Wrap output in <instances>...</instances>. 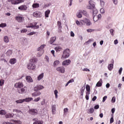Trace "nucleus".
I'll return each instance as SVG.
<instances>
[{
	"mask_svg": "<svg viewBox=\"0 0 124 124\" xmlns=\"http://www.w3.org/2000/svg\"><path fill=\"white\" fill-rule=\"evenodd\" d=\"M37 58L33 57L30 60V62L27 64V68L29 70H35L36 68L35 63L37 62Z\"/></svg>",
	"mask_w": 124,
	"mask_h": 124,
	"instance_id": "nucleus-1",
	"label": "nucleus"
},
{
	"mask_svg": "<svg viewBox=\"0 0 124 124\" xmlns=\"http://www.w3.org/2000/svg\"><path fill=\"white\" fill-rule=\"evenodd\" d=\"M70 53V50L68 48L66 49L63 51V55L62 56V59H67L69 58Z\"/></svg>",
	"mask_w": 124,
	"mask_h": 124,
	"instance_id": "nucleus-2",
	"label": "nucleus"
},
{
	"mask_svg": "<svg viewBox=\"0 0 124 124\" xmlns=\"http://www.w3.org/2000/svg\"><path fill=\"white\" fill-rule=\"evenodd\" d=\"M46 46V45L44 44L40 46V47H38L37 48V51H39V52H38L37 56L38 57H41L42 55H43V53H44V50L43 49L44 48V47Z\"/></svg>",
	"mask_w": 124,
	"mask_h": 124,
	"instance_id": "nucleus-3",
	"label": "nucleus"
},
{
	"mask_svg": "<svg viewBox=\"0 0 124 124\" xmlns=\"http://www.w3.org/2000/svg\"><path fill=\"white\" fill-rule=\"evenodd\" d=\"M28 113L31 116H36L38 115V110L36 108H30Z\"/></svg>",
	"mask_w": 124,
	"mask_h": 124,
	"instance_id": "nucleus-4",
	"label": "nucleus"
},
{
	"mask_svg": "<svg viewBox=\"0 0 124 124\" xmlns=\"http://www.w3.org/2000/svg\"><path fill=\"white\" fill-rule=\"evenodd\" d=\"M80 23L82 25H86V26H91L92 25V22H91L90 19L87 18L80 20Z\"/></svg>",
	"mask_w": 124,
	"mask_h": 124,
	"instance_id": "nucleus-5",
	"label": "nucleus"
},
{
	"mask_svg": "<svg viewBox=\"0 0 124 124\" xmlns=\"http://www.w3.org/2000/svg\"><path fill=\"white\" fill-rule=\"evenodd\" d=\"M8 1H10L12 4L14 5H16V4H19V3H22L24 2V0H8Z\"/></svg>",
	"mask_w": 124,
	"mask_h": 124,
	"instance_id": "nucleus-6",
	"label": "nucleus"
},
{
	"mask_svg": "<svg viewBox=\"0 0 124 124\" xmlns=\"http://www.w3.org/2000/svg\"><path fill=\"white\" fill-rule=\"evenodd\" d=\"M89 5L87 6V8L88 9H93L94 8L95 5H94V2L92 0H90L89 1Z\"/></svg>",
	"mask_w": 124,
	"mask_h": 124,
	"instance_id": "nucleus-7",
	"label": "nucleus"
},
{
	"mask_svg": "<svg viewBox=\"0 0 124 124\" xmlns=\"http://www.w3.org/2000/svg\"><path fill=\"white\" fill-rule=\"evenodd\" d=\"M33 17L35 18H41L42 17V13L40 11H36L34 12L32 14Z\"/></svg>",
	"mask_w": 124,
	"mask_h": 124,
	"instance_id": "nucleus-8",
	"label": "nucleus"
},
{
	"mask_svg": "<svg viewBox=\"0 0 124 124\" xmlns=\"http://www.w3.org/2000/svg\"><path fill=\"white\" fill-rule=\"evenodd\" d=\"M34 92L32 93V96L34 97H36V96H39V95H41V92L38 90H34Z\"/></svg>",
	"mask_w": 124,
	"mask_h": 124,
	"instance_id": "nucleus-9",
	"label": "nucleus"
},
{
	"mask_svg": "<svg viewBox=\"0 0 124 124\" xmlns=\"http://www.w3.org/2000/svg\"><path fill=\"white\" fill-rule=\"evenodd\" d=\"M33 122H34L33 124H43V121L38 120L37 118H33L32 119Z\"/></svg>",
	"mask_w": 124,
	"mask_h": 124,
	"instance_id": "nucleus-10",
	"label": "nucleus"
},
{
	"mask_svg": "<svg viewBox=\"0 0 124 124\" xmlns=\"http://www.w3.org/2000/svg\"><path fill=\"white\" fill-rule=\"evenodd\" d=\"M27 92V87H24L21 89H19L17 90V92L18 93H25Z\"/></svg>",
	"mask_w": 124,
	"mask_h": 124,
	"instance_id": "nucleus-11",
	"label": "nucleus"
},
{
	"mask_svg": "<svg viewBox=\"0 0 124 124\" xmlns=\"http://www.w3.org/2000/svg\"><path fill=\"white\" fill-rule=\"evenodd\" d=\"M15 87L16 88L21 89L24 87V84H23V82H17L15 84Z\"/></svg>",
	"mask_w": 124,
	"mask_h": 124,
	"instance_id": "nucleus-12",
	"label": "nucleus"
},
{
	"mask_svg": "<svg viewBox=\"0 0 124 124\" xmlns=\"http://www.w3.org/2000/svg\"><path fill=\"white\" fill-rule=\"evenodd\" d=\"M18 10L25 11V10H27L28 9V6L26 5H22L18 7Z\"/></svg>",
	"mask_w": 124,
	"mask_h": 124,
	"instance_id": "nucleus-13",
	"label": "nucleus"
},
{
	"mask_svg": "<svg viewBox=\"0 0 124 124\" xmlns=\"http://www.w3.org/2000/svg\"><path fill=\"white\" fill-rule=\"evenodd\" d=\"M43 89H44V87L42 85H39L36 86L34 88V91H41V90H43Z\"/></svg>",
	"mask_w": 124,
	"mask_h": 124,
	"instance_id": "nucleus-14",
	"label": "nucleus"
},
{
	"mask_svg": "<svg viewBox=\"0 0 124 124\" xmlns=\"http://www.w3.org/2000/svg\"><path fill=\"white\" fill-rule=\"evenodd\" d=\"M71 63V61L70 60H65L62 62V65H65V66H66V65H69Z\"/></svg>",
	"mask_w": 124,
	"mask_h": 124,
	"instance_id": "nucleus-15",
	"label": "nucleus"
},
{
	"mask_svg": "<svg viewBox=\"0 0 124 124\" xmlns=\"http://www.w3.org/2000/svg\"><path fill=\"white\" fill-rule=\"evenodd\" d=\"M15 19L18 23H22L23 22L22 16H18L15 17Z\"/></svg>",
	"mask_w": 124,
	"mask_h": 124,
	"instance_id": "nucleus-16",
	"label": "nucleus"
},
{
	"mask_svg": "<svg viewBox=\"0 0 124 124\" xmlns=\"http://www.w3.org/2000/svg\"><path fill=\"white\" fill-rule=\"evenodd\" d=\"M57 71H59V72H61V73H64L65 70H64V67H58L56 69Z\"/></svg>",
	"mask_w": 124,
	"mask_h": 124,
	"instance_id": "nucleus-17",
	"label": "nucleus"
},
{
	"mask_svg": "<svg viewBox=\"0 0 124 124\" xmlns=\"http://www.w3.org/2000/svg\"><path fill=\"white\" fill-rule=\"evenodd\" d=\"M26 79L27 81L28 82V83H31V82H33V80H32V78H31V77L30 76H26Z\"/></svg>",
	"mask_w": 124,
	"mask_h": 124,
	"instance_id": "nucleus-18",
	"label": "nucleus"
},
{
	"mask_svg": "<svg viewBox=\"0 0 124 124\" xmlns=\"http://www.w3.org/2000/svg\"><path fill=\"white\" fill-rule=\"evenodd\" d=\"M51 108H52V114L55 115V114H56V105H52Z\"/></svg>",
	"mask_w": 124,
	"mask_h": 124,
	"instance_id": "nucleus-19",
	"label": "nucleus"
},
{
	"mask_svg": "<svg viewBox=\"0 0 124 124\" xmlns=\"http://www.w3.org/2000/svg\"><path fill=\"white\" fill-rule=\"evenodd\" d=\"M56 39H57L56 37H51L50 39V41H49L50 44H53L56 41Z\"/></svg>",
	"mask_w": 124,
	"mask_h": 124,
	"instance_id": "nucleus-20",
	"label": "nucleus"
},
{
	"mask_svg": "<svg viewBox=\"0 0 124 124\" xmlns=\"http://www.w3.org/2000/svg\"><path fill=\"white\" fill-rule=\"evenodd\" d=\"M44 77V73H43L37 77L38 81H40V80H42V79H43Z\"/></svg>",
	"mask_w": 124,
	"mask_h": 124,
	"instance_id": "nucleus-21",
	"label": "nucleus"
},
{
	"mask_svg": "<svg viewBox=\"0 0 124 124\" xmlns=\"http://www.w3.org/2000/svg\"><path fill=\"white\" fill-rule=\"evenodd\" d=\"M55 50L56 52H61V51H62V48L61 46H56L55 47Z\"/></svg>",
	"mask_w": 124,
	"mask_h": 124,
	"instance_id": "nucleus-22",
	"label": "nucleus"
},
{
	"mask_svg": "<svg viewBox=\"0 0 124 124\" xmlns=\"http://www.w3.org/2000/svg\"><path fill=\"white\" fill-rule=\"evenodd\" d=\"M11 122H12V124H22V121L20 120H17V121L11 120Z\"/></svg>",
	"mask_w": 124,
	"mask_h": 124,
	"instance_id": "nucleus-23",
	"label": "nucleus"
},
{
	"mask_svg": "<svg viewBox=\"0 0 124 124\" xmlns=\"http://www.w3.org/2000/svg\"><path fill=\"white\" fill-rule=\"evenodd\" d=\"M13 53V51L11 49H9L7 51L6 54L7 55V56H8L9 57V56H11V55H12Z\"/></svg>",
	"mask_w": 124,
	"mask_h": 124,
	"instance_id": "nucleus-24",
	"label": "nucleus"
},
{
	"mask_svg": "<svg viewBox=\"0 0 124 124\" xmlns=\"http://www.w3.org/2000/svg\"><path fill=\"white\" fill-rule=\"evenodd\" d=\"M9 62L11 64H14V63H16V59L15 58L11 59L9 61Z\"/></svg>",
	"mask_w": 124,
	"mask_h": 124,
	"instance_id": "nucleus-25",
	"label": "nucleus"
},
{
	"mask_svg": "<svg viewBox=\"0 0 124 124\" xmlns=\"http://www.w3.org/2000/svg\"><path fill=\"white\" fill-rule=\"evenodd\" d=\"M37 23H35V25H33V26H26L27 28H31L32 29H39V25H37Z\"/></svg>",
	"mask_w": 124,
	"mask_h": 124,
	"instance_id": "nucleus-26",
	"label": "nucleus"
},
{
	"mask_svg": "<svg viewBox=\"0 0 124 124\" xmlns=\"http://www.w3.org/2000/svg\"><path fill=\"white\" fill-rule=\"evenodd\" d=\"M96 87H101L102 86V79H100V80L97 83Z\"/></svg>",
	"mask_w": 124,
	"mask_h": 124,
	"instance_id": "nucleus-27",
	"label": "nucleus"
},
{
	"mask_svg": "<svg viewBox=\"0 0 124 124\" xmlns=\"http://www.w3.org/2000/svg\"><path fill=\"white\" fill-rule=\"evenodd\" d=\"M51 12V11H50V10H47L45 12V17H46V18H48V17H49V14H50V13Z\"/></svg>",
	"mask_w": 124,
	"mask_h": 124,
	"instance_id": "nucleus-28",
	"label": "nucleus"
},
{
	"mask_svg": "<svg viewBox=\"0 0 124 124\" xmlns=\"http://www.w3.org/2000/svg\"><path fill=\"white\" fill-rule=\"evenodd\" d=\"M3 40L6 43H8V42H9V38H8V36H5Z\"/></svg>",
	"mask_w": 124,
	"mask_h": 124,
	"instance_id": "nucleus-29",
	"label": "nucleus"
},
{
	"mask_svg": "<svg viewBox=\"0 0 124 124\" xmlns=\"http://www.w3.org/2000/svg\"><path fill=\"white\" fill-rule=\"evenodd\" d=\"M39 6H40L39 4L37 3H33L32 5V7H33V8H38Z\"/></svg>",
	"mask_w": 124,
	"mask_h": 124,
	"instance_id": "nucleus-30",
	"label": "nucleus"
},
{
	"mask_svg": "<svg viewBox=\"0 0 124 124\" xmlns=\"http://www.w3.org/2000/svg\"><path fill=\"white\" fill-rule=\"evenodd\" d=\"M77 17L78 18H82V11H79L78 13H77Z\"/></svg>",
	"mask_w": 124,
	"mask_h": 124,
	"instance_id": "nucleus-31",
	"label": "nucleus"
},
{
	"mask_svg": "<svg viewBox=\"0 0 124 124\" xmlns=\"http://www.w3.org/2000/svg\"><path fill=\"white\" fill-rule=\"evenodd\" d=\"M24 102L25 101V102H30V101H31V100H32V98H26L25 99H23Z\"/></svg>",
	"mask_w": 124,
	"mask_h": 124,
	"instance_id": "nucleus-32",
	"label": "nucleus"
},
{
	"mask_svg": "<svg viewBox=\"0 0 124 124\" xmlns=\"http://www.w3.org/2000/svg\"><path fill=\"white\" fill-rule=\"evenodd\" d=\"M113 66H114V65L113 64H108V70H109V71H111V70L113 69Z\"/></svg>",
	"mask_w": 124,
	"mask_h": 124,
	"instance_id": "nucleus-33",
	"label": "nucleus"
},
{
	"mask_svg": "<svg viewBox=\"0 0 124 124\" xmlns=\"http://www.w3.org/2000/svg\"><path fill=\"white\" fill-rule=\"evenodd\" d=\"M13 112H16L17 113V114H21L22 113V111L20 110L19 109H15L13 110Z\"/></svg>",
	"mask_w": 124,
	"mask_h": 124,
	"instance_id": "nucleus-34",
	"label": "nucleus"
},
{
	"mask_svg": "<svg viewBox=\"0 0 124 124\" xmlns=\"http://www.w3.org/2000/svg\"><path fill=\"white\" fill-rule=\"evenodd\" d=\"M58 64H60V61L56 60L53 63V66H57Z\"/></svg>",
	"mask_w": 124,
	"mask_h": 124,
	"instance_id": "nucleus-35",
	"label": "nucleus"
},
{
	"mask_svg": "<svg viewBox=\"0 0 124 124\" xmlns=\"http://www.w3.org/2000/svg\"><path fill=\"white\" fill-rule=\"evenodd\" d=\"M93 20L94 22H97L98 21L99 19L97 17V15H95L93 17Z\"/></svg>",
	"mask_w": 124,
	"mask_h": 124,
	"instance_id": "nucleus-36",
	"label": "nucleus"
},
{
	"mask_svg": "<svg viewBox=\"0 0 124 124\" xmlns=\"http://www.w3.org/2000/svg\"><path fill=\"white\" fill-rule=\"evenodd\" d=\"M86 89L87 92H91V87H90V85L88 84L86 85Z\"/></svg>",
	"mask_w": 124,
	"mask_h": 124,
	"instance_id": "nucleus-37",
	"label": "nucleus"
},
{
	"mask_svg": "<svg viewBox=\"0 0 124 124\" xmlns=\"http://www.w3.org/2000/svg\"><path fill=\"white\" fill-rule=\"evenodd\" d=\"M6 112L4 110H1L0 111V115H6Z\"/></svg>",
	"mask_w": 124,
	"mask_h": 124,
	"instance_id": "nucleus-38",
	"label": "nucleus"
},
{
	"mask_svg": "<svg viewBox=\"0 0 124 124\" xmlns=\"http://www.w3.org/2000/svg\"><path fill=\"white\" fill-rule=\"evenodd\" d=\"M85 89H86V87L85 86H83L82 87V89L81 91V95H83L84 94V91H85Z\"/></svg>",
	"mask_w": 124,
	"mask_h": 124,
	"instance_id": "nucleus-39",
	"label": "nucleus"
},
{
	"mask_svg": "<svg viewBox=\"0 0 124 124\" xmlns=\"http://www.w3.org/2000/svg\"><path fill=\"white\" fill-rule=\"evenodd\" d=\"M94 111V109H93V108H91L89 110H88V114H92V113H93Z\"/></svg>",
	"mask_w": 124,
	"mask_h": 124,
	"instance_id": "nucleus-40",
	"label": "nucleus"
},
{
	"mask_svg": "<svg viewBox=\"0 0 124 124\" xmlns=\"http://www.w3.org/2000/svg\"><path fill=\"white\" fill-rule=\"evenodd\" d=\"M16 103H23V102H24V99H19L16 101Z\"/></svg>",
	"mask_w": 124,
	"mask_h": 124,
	"instance_id": "nucleus-41",
	"label": "nucleus"
},
{
	"mask_svg": "<svg viewBox=\"0 0 124 124\" xmlns=\"http://www.w3.org/2000/svg\"><path fill=\"white\" fill-rule=\"evenodd\" d=\"M57 25L58 26V28L59 29H62V22H61V21H58L57 22Z\"/></svg>",
	"mask_w": 124,
	"mask_h": 124,
	"instance_id": "nucleus-42",
	"label": "nucleus"
},
{
	"mask_svg": "<svg viewBox=\"0 0 124 124\" xmlns=\"http://www.w3.org/2000/svg\"><path fill=\"white\" fill-rule=\"evenodd\" d=\"M6 27V23H1L0 24V28H5Z\"/></svg>",
	"mask_w": 124,
	"mask_h": 124,
	"instance_id": "nucleus-43",
	"label": "nucleus"
},
{
	"mask_svg": "<svg viewBox=\"0 0 124 124\" xmlns=\"http://www.w3.org/2000/svg\"><path fill=\"white\" fill-rule=\"evenodd\" d=\"M4 85V80L3 79L0 80V86H3Z\"/></svg>",
	"mask_w": 124,
	"mask_h": 124,
	"instance_id": "nucleus-44",
	"label": "nucleus"
},
{
	"mask_svg": "<svg viewBox=\"0 0 124 124\" xmlns=\"http://www.w3.org/2000/svg\"><path fill=\"white\" fill-rule=\"evenodd\" d=\"M54 94L55 95L56 98H58V90H55L54 91Z\"/></svg>",
	"mask_w": 124,
	"mask_h": 124,
	"instance_id": "nucleus-45",
	"label": "nucleus"
},
{
	"mask_svg": "<svg viewBox=\"0 0 124 124\" xmlns=\"http://www.w3.org/2000/svg\"><path fill=\"white\" fill-rule=\"evenodd\" d=\"M100 5L101 6L103 7L105 5V2L103 0H100Z\"/></svg>",
	"mask_w": 124,
	"mask_h": 124,
	"instance_id": "nucleus-46",
	"label": "nucleus"
},
{
	"mask_svg": "<svg viewBox=\"0 0 124 124\" xmlns=\"http://www.w3.org/2000/svg\"><path fill=\"white\" fill-rule=\"evenodd\" d=\"M116 102V97L115 96L113 97L112 99H111V102L112 103H115Z\"/></svg>",
	"mask_w": 124,
	"mask_h": 124,
	"instance_id": "nucleus-47",
	"label": "nucleus"
},
{
	"mask_svg": "<svg viewBox=\"0 0 124 124\" xmlns=\"http://www.w3.org/2000/svg\"><path fill=\"white\" fill-rule=\"evenodd\" d=\"M35 33H36V32L34 31H32V32H31L30 33L28 34V35H33V34H35Z\"/></svg>",
	"mask_w": 124,
	"mask_h": 124,
	"instance_id": "nucleus-48",
	"label": "nucleus"
},
{
	"mask_svg": "<svg viewBox=\"0 0 124 124\" xmlns=\"http://www.w3.org/2000/svg\"><path fill=\"white\" fill-rule=\"evenodd\" d=\"M81 13H82V14L85 16H88V14L86 11H82Z\"/></svg>",
	"mask_w": 124,
	"mask_h": 124,
	"instance_id": "nucleus-49",
	"label": "nucleus"
},
{
	"mask_svg": "<svg viewBox=\"0 0 124 124\" xmlns=\"http://www.w3.org/2000/svg\"><path fill=\"white\" fill-rule=\"evenodd\" d=\"M41 99L40 97H38V98L35 99L34 100V101H35V102H38V101H39Z\"/></svg>",
	"mask_w": 124,
	"mask_h": 124,
	"instance_id": "nucleus-50",
	"label": "nucleus"
},
{
	"mask_svg": "<svg viewBox=\"0 0 124 124\" xmlns=\"http://www.w3.org/2000/svg\"><path fill=\"white\" fill-rule=\"evenodd\" d=\"M21 33H24L25 32H27V31H28V30L27 29H23L21 30Z\"/></svg>",
	"mask_w": 124,
	"mask_h": 124,
	"instance_id": "nucleus-51",
	"label": "nucleus"
},
{
	"mask_svg": "<svg viewBox=\"0 0 124 124\" xmlns=\"http://www.w3.org/2000/svg\"><path fill=\"white\" fill-rule=\"evenodd\" d=\"M109 31L110 32V34H111V35H112V36H114V30L110 29Z\"/></svg>",
	"mask_w": 124,
	"mask_h": 124,
	"instance_id": "nucleus-52",
	"label": "nucleus"
},
{
	"mask_svg": "<svg viewBox=\"0 0 124 124\" xmlns=\"http://www.w3.org/2000/svg\"><path fill=\"white\" fill-rule=\"evenodd\" d=\"M82 70H83V71H86V72H90V69H88V68H84Z\"/></svg>",
	"mask_w": 124,
	"mask_h": 124,
	"instance_id": "nucleus-53",
	"label": "nucleus"
},
{
	"mask_svg": "<svg viewBox=\"0 0 124 124\" xmlns=\"http://www.w3.org/2000/svg\"><path fill=\"white\" fill-rule=\"evenodd\" d=\"M106 99H107V96H105L103 97V98L102 102H105V101L106 100Z\"/></svg>",
	"mask_w": 124,
	"mask_h": 124,
	"instance_id": "nucleus-54",
	"label": "nucleus"
},
{
	"mask_svg": "<svg viewBox=\"0 0 124 124\" xmlns=\"http://www.w3.org/2000/svg\"><path fill=\"white\" fill-rule=\"evenodd\" d=\"M67 112H68V108H64V114H66Z\"/></svg>",
	"mask_w": 124,
	"mask_h": 124,
	"instance_id": "nucleus-55",
	"label": "nucleus"
},
{
	"mask_svg": "<svg viewBox=\"0 0 124 124\" xmlns=\"http://www.w3.org/2000/svg\"><path fill=\"white\" fill-rule=\"evenodd\" d=\"M114 123V118L111 117L110 120V124H113Z\"/></svg>",
	"mask_w": 124,
	"mask_h": 124,
	"instance_id": "nucleus-56",
	"label": "nucleus"
},
{
	"mask_svg": "<svg viewBox=\"0 0 124 124\" xmlns=\"http://www.w3.org/2000/svg\"><path fill=\"white\" fill-rule=\"evenodd\" d=\"M100 13L102 14L105 13V10L103 8H101L100 10Z\"/></svg>",
	"mask_w": 124,
	"mask_h": 124,
	"instance_id": "nucleus-57",
	"label": "nucleus"
},
{
	"mask_svg": "<svg viewBox=\"0 0 124 124\" xmlns=\"http://www.w3.org/2000/svg\"><path fill=\"white\" fill-rule=\"evenodd\" d=\"M122 71H123V68L121 67L119 70V73L120 75H121L122 74Z\"/></svg>",
	"mask_w": 124,
	"mask_h": 124,
	"instance_id": "nucleus-58",
	"label": "nucleus"
},
{
	"mask_svg": "<svg viewBox=\"0 0 124 124\" xmlns=\"http://www.w3.org/2000/svg\"><path fill=\"white\" fill-rule=\"evenodd\" d=\"M87 32H92V31H93V30L91 29H88L87 30Z\"/></svg>",
	"mask_w": 124,
	"mask_h": 124,
	"instance_id": "nucleus-59",
	"label": "nucleus"
},
{
	"mask_svg": "<svg viewBox=\"0 0 124 124\" xmlns=\"http://www.w3.org/2000/svg\"><path fill=\"white\" fill-rule=\"evenodd\" d=\"M45 59L46 60V62H49V57L47 56H46Z\"/></svg>",
	"mask_w": 124,
	"mask_h": 124,
	"instance_id": "nucleus-60",
	"label": "nucleus"
},
{
	"mask_svg": "<svg viewBox=\"0 0 124 124\" xmlns=\"http://www.w3.org/2000/svg\"><path fill=\"white\" fill-rule=\"evenodd\" d=\"M71 36H72L73 37H74V36L75 35L74 34V33L73 32V31H71V34H70Z\"/></svg>",
	"mask_w": 124,
	"mask_h": 124,
	"instance_id": "nucleus-61",
	"label": "nucleus"
},
{
	"mask_svg": "<svg viewBox=\"0 0 124 124\" xmlns=\"http://www.w3.org/2000/svg\"><path fill=\"white\" fill-rule=\"evenodd\" d=\"M94 108V109H98L99 108V105H97L95 106Z\"/></svg>",
	"mask_w": 124,
	"mask_h": 124,
	"instance_id": "nucleus-62",
	"label": "nucleus"
},
{
	"mask_svg": "<svg viewBox=\"0 0 124 124\" xmlns=\"http://www.w3.org/2000/svg\"><path fill=\"white\" fill-rule=\"evenodd\" d=\"M114 43L115 45H117V44L118 43V40L117 39L114 40Z\"/></svg>",
	"mask_w": 124,
	"mask_h": 124,
	"instance_id": "nucleus-63",
	"label": "nucleus"
},
{
	"mask_svg": "<svg viewBox=\"0 0 124 124\" xmlns=\"http://www.w3.org/2000/svg\"><path fill=\"white\" fill-rule=\"evenodd\" d=\"M97 17H98V19H99V20H100V19H101V15L99 14L98 15V16H97Z\"/></svg>",
	"mask_w": 124,
	"mask_h": 124,
	"instance_id": "nucleus-64",
	"label": "nucleus"
}]
</instances>
